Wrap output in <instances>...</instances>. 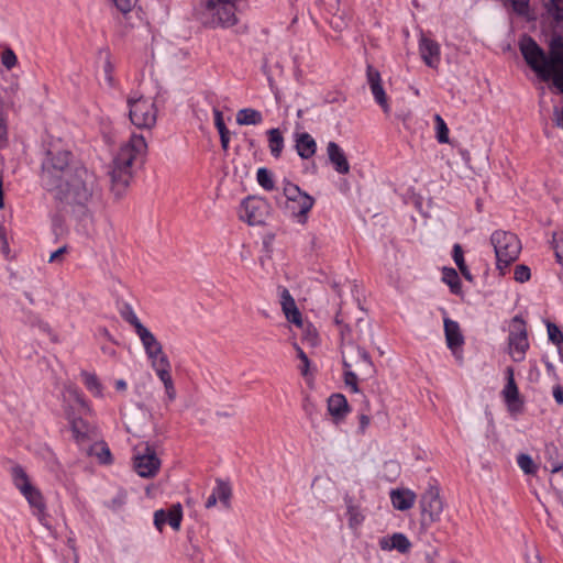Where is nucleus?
Wrapping results in <instances>:
<instances>
[{"mask_svg":"<svg viewBox=\"0 0 563 563\" xmlns=\"http://www.w3.org/2000/svg\"><path fill=\"white\" fill-rule=\"evenodd\" d=\"M41 186L54 200L86 207L99 194L96 174L74 159L73 153L63 148H49L42 162Z\"/></svg>","mask_w":563,"mask_h":563,"instance_id":"1","label":"nucleus"},{"mask_svg":"<svg viewBox=\"0 0 563 563\" xmlns=\"http://www.w3.org/2000/svg\"><path fill=\"white\" fill-rule=\"evenodd\" d=\"M548 13L552 18L549 54L530 36L520 40V52L529 67L543 81L552 80L563 93V0H550Z\"/></svg>","mask_w":563,"mask_h":563,"instance_id":"2","label":"nucleus"},{"mask_svg":"<svg viewBox=\"0 0 563 563\" xmlns=\"http://www.w3.org/2000/svg\"><path fill=\"white\" fill-rule=\"evenodd\" d=\"M147 152V143L141 134L132 133L122 143L112 162L110 172L111 188L117 197H121L133 177V165L142 162Z\"/></svg>","mask_w":563,"mask_h":563,"instance_id":"3","label":"nucleus"},{"mask_svg":"<svg viewBox=\"0 0 563 563\" xmlns=\"http://www.w3.org/2000/svg\"><path fill=\"white\" fill-rule=\"evenodd\" d=\"M342 362L345 386L354 394L360 393L358 380L372 378L375 374L369 354L363 347L347 342L342 345Z\"/></svg>","mask_w":563,"mask_h":563,"instance_id":"4","label":"nucleus"},{"mask_svg":"<svg viewBox=\"0 0 563 563\" xmlns=\"http://www.w3.org/2000/svg\"><path fill=\"white\" fill-rule=\"evenodd\" d=\"M236 8L232 0H200L198 15L209 27H230L236 22Z\"/></svg>","mask_w":563,"mask_h":563,"instance_id":"5","label":"nucleus"},{"mask_svg":"<svg viewBox=\"0 0 563 563\" xmlns=\"http://www.w3.org/2000/svg\"><path fill=\"white\" fill-rule=\"evenodd\" d=\"M490 244L495 251L497 269L505 275L508 266L519 257L520 240L509 231L496 230L490 235Z\"/></svg>","mask_w":563,"mask_h":563,"instance_id":"6","label":"nucleus"},{"mask_svg":"<svg viewBox=\"0 0 563 563\" xmlns=\"http://www.w3.org/2000/svg\"><path fill=\"white\" fill-rule=\"evenodd\" d=\"M11 478L14 487L26 499L34 516L40 520L46 515V503L41 490L34 486L21 465L11 468Z\"/></svg>","mask_w":563,"mask_h":563,"instance_id":"7","label":"nucleus"},{"mask_svg":"<svg viewBox=\"0 0 563 563\" xmlns=\"http://www.w3.org/2000/svg\"><path fill=\"white\" fill-rule=\"evenodd\" d=\"M129 118L131 123L141 130H152L157 121V108L153 99L129 97Z\"/></svg>","mask_w":563,"mask_h":563,"instance_id":"8","label":"nucleus"},{"mask_svg":"<svg viewBox=\"0 0 563 563\" xmlns=\"http://www.w3.org/2000/svg\"><path fill=\"white\" fill-rule=\"evenodd\" d=\"M284 196L287 200V209L291 216L297 219L298 223L305 224L308 213L314 205V198L302 191L300 187L294 183L285 181Z\"/></svg>","mask_w":563,"mask_h":563,"instance_id":"9","label":"nucleus"},{"mask_svg":"<svg viewBox=\"0 0 563 563\" xmlns=\"http://www.w3.org/2000/svg\"><path fill=\"white\" fill-rule=\"evenodd\" d=\"M508 349L512 361L521 362L525 360L529 349V340L526 322L520 316H515L511 320Z\"/></svg>","mask_w":563,"mask_h":563,"instance_id":"10","label":"nucleus"},{"mask_svg":"<svg viewBox=\"0 0 563 563\" xmlns=\"http://www.w3.org/2000/svg\"><path fill=\"white\" fill-rule=\"evenodd\" d=\"M161 467V460L148 443L137 445L134 454V470L145 478L154 477Z\"/></svg>","mask_w":563,"mask_h":563,"instance_id":"11","label":"nucleus"},{"mask_svg":"<svg viewBox=\"0 0 563 563\" xmlns=\"http://www.w3.org/2000/svg\"><path fill=\"white\" fill-rule=\"evenodd\" d=\"M267 202L256 197L245 198L240 207V218L250 225L261 224L265 220Z\"/></svg>","mask_w":563,"mask_h":563,"instance_id":"12","label":"nucleus"},{"mask_svg":"<svg viewBox=\"0 0 563 563\" xmlns=\"http://www.w3.org/2000/svg\"><path fill=\"white\" fill-rule=\"evenodd\" d=\"M420 507L423 518L428 517L430 522L438 521L443 511V501L439 489L430 487L420 499Z\"/></svg>","mask_w":563,"mask_h":563,"instance_id":"13","label":"nucleus"},{"mask_svg":"<svg viewBox=\"0 0 563 563\" xmlns=\"http://www.w3.org/2000/svg\"><path fill=\"white\" fill-rule=\"evenodd\" d=\"M443 323L446 345L451 350L454 357L459 362H462V346L464 344V336L461 332L460 324L450 318H444Z\"/></svg>","mask_w":563,"mask_h":563,"instance_id":"14","label":"nucleus"},{"mask_svg":"<svg viewBox=\"0 0 563 563\" xmlns=\"http://www.w3.org/2000/svg\"><path fill=\"white\" fill-rule=\"evenodd\" d=\"M135 333L139 336L151 364L159 361L163 357H168L163 350L162 343L145 325Z\"/></svg>","mask_w":563,"mask_h":563,"instance_id":"15","label":"nucleus"},{"mask_svg":"<svg viewBox=\"0 0 563 563\" xmlns=\"http://www.w3.org/2000/svg\"><path fill=\"white\" fill-rule=\"evenodd\" d=\"M366 79L375 101L382 107L383 111L388 114L390 112V106L388 103L385 89L382 85L380 73L372 65H367Z\"/></svg>","mask_w":563,"mask_h":563,"instance_id":"16","label":"nucleus"},{"mask_svg":"<svg viewBox=\"0 0 563 563\" xmlns=\"http://www.w3.org/2000/svg\"><path fill=\"white\" fill-rule=\"evenodd\" d=\"M547 465L545 467L552 473L551 486L560 495L563 496V478L560 475L563 470V462L555 457L558 449L554 444H547L545 446Z\"/></svg>","mask_w":563,"mask_h":563,"instance_id":"17","label":"nucleus"},{"mask_svg":"<svg viewBox=\"0 0 563 563\" xmlns=\"http://www.w3.org/2000/svg\"><path fill=\"white\" fill-rule=\"evenodd\" d=\"M419 54L423 63L437 69L441 63V48L437 41L426 36L421 33L419 37Z\"/></svg>","mask_w":563,"mask_h":563,"instance_id":"18","label":"nucleus"},{"mask_svg":"<svg viewBox=\"0 0 563 563\" xmlns=\"http://www.w3.org/2000/svg\"><path fill=\"white\" fill-rule=\"evenodd\" d=\"M507 383L501 391L504 400L510 412H519L522 410L523 401L520 398L519 389L515 382V373L512 367L506 368Z\"/></svg>","mask_w":563,"mask_h":563,"instance_id":"19","label":"nucleus"},{"mask_svg":"<svg viewBox=\"0 0 563 563\" xmlns=\"http://www.w3.org/2000/svg\"><path fill=\"white\" fill-rule=\"evenodd\" d=\"M183 520V507L179 503L174 504L168 510L158 509L154 512V525L162 531L163 527L168 523L174 530L180 529Z\"/></svg>","mask_w":563,"mask_h":563,"instance_id":"20","label":"nucleus"},{"mask_svg":"<svg viewBox=\"0 0 563 563\" xmlns=\"http://www.w3.org/2000/svg\"><path fill=\"white\" fill-rule=\"evenodd\" d=\"M151 367L163 383L168 401H174L176 399V388L170 373L172 364L169 358L163 357L151 364Z\"/></svg>","mask_w":563,"mask_h":563,"instance_id":"21","label":"nucleus"},{"mask_svg":"<svg viewBox=\"0 0 563 563\" xmlns=\"http://www.w3.org/2000/svg\"><path fill=\"white\" fill-rule=\"evenodd\" d=\"M295 150L302 159H309L317 152V142L308 132L294 133Z\"/></svg>","mask_w":563,"mask_h":563,"instance_id":"22","label":"nucleus"},{"mask_svg":"<svg viewBox=\"0 0 563 563\" xmlns=\"http://www.w3.org/2000/svg\"><path fill=\"white\" fill-rule=\"evenodd\" d=\"M280 305L283 312L285 313L286 319L294 323L295 325L301 328L302 327V318L295 299L288 291V289L284 288L280 292Z\"/></svg>","mask_w":563,"mask_h":563,"instance_id":"23","label":"nucleus"},{"mask_svg":"<svg viewBox=\"0 0 563 563\" xmlns=\"http://www.w3.org/2000/svg\"><path fill=\"white\" fill-rule=\"evenodd\" d=\"M327 154L330 163L339 174L345 175L350 173V164L344 151L339 146V144L333 141L329 142L327 145Z\"/></svg>","mask_w":563,"mask_h":563,"instance_id":"24","label":"nucleus"},{"mask_svg":"<svg viewBox=\"0 0 563 563\" xmlns=\"http://www.w3.org/2000/svg\"><path fill=\"white\" fill-rule=\"evenodd\" d=\"M328 411L335 423L345 419L350 411L347 400L342 394H333L328 399Z\"/></svg>","mask_w":563,"mask_h":563,"instance_id":"25","label":"nucleus"},{"mask_svg":"<svg viewBox=\"0 0 563 563\" xmlns=\"http://www.w3.org/2000/svg\"><path fill=\"white\" fill-rule=\"evenodd\" d=\"M67 419L70 423V429L74 435V439L78 443H82L87 441L96 431L95 426L90 424L88 421L82 418L74 417L70 413H67Z\"/></svg>","mask_w":563,"mask_h":563,"instance_id":"26","label":"nucleus"},{"mask_svg":"<svg viewBox=\"0 0 563 563\" xmlns=\"http://www.w3.org/2000/svg\"><path fill=\"white\" fill-rule=\"evenodd\" d=\"M379 548L383 551H391L397 550L398 552L405 554L408 553L411 548V542L409 539L401 532H396L390 537H383L379 539Z\"/></svg>","mask_w":563,"mask_h":563,"instance_id":"27","label":"nucleus"},{"mask_svg":"<svg viewBox=\"0 0 563 563\" xmlns=\"http://www.w3.org/2000/svg\"><path fill=\"white\" fill-rule=\"evenodd\" d=\"M390 500L395 509L405 511L415 505L416 494L410 489H393Z\"/></svg>","mask_w":563,"mask_h":563,"instance_id":"28","label":"nucleus"},{"mask_svg":"<svg viewBox=\"0 0 563 563\" xmlns=\"http://www.w3.org/2000/svg\"><path fill=\"white\" fill-rule=\"evenodd\" d=\"M344 501L346 504L349 527L352 530H357L363 525L365 516L361 507L354 503L352 497L346 496Z\"/></svg>","mask_w":563,"mask_h":563,"instance_id":"29","label":"nucleus"},{"mask_svg":"<svg viewBox=\"0 0 563 563\" xmlns=\"http://www.w3.org/2000/svg\"><path fill=\"white\" fill-rule=\"evenodd\" d=\"M268 148L273 157L279 158L282 156L285 140L279 129L274 128L267 131Z\"/></svg>","mask_w":563,"mask_h":563,"instance_id":"30","label":"nucleus"},{"mask_svg":"<svg viewBox=\"0 0 563 563\" xmlns=\"http://www.w3.org/2000/svg\"><path fill=\"white\" fill-rule=\"evenodd\" d=\"M263 122L262 113L253 108H244L236 113V123L240 125H257Z\"/></svg>","mask_w":563,"mask_h":563,"instance_id":"31","label":"nucleus"},{"mask_svg":"<svg viewBox=\"0 0 563 563\" xmlns=\"http://www.w3.org/2000/svg\"><path fill=\"white\" fill-rule=\"evenodd\" d=\"M212 494L216 495L217 499L223 504L225 508H230V500L232 497V488L229 483L217 478L216 486L212 489Z\"/></svg>","mask_w":563,"mask_h":563,"instance_id":"32","label":"nucleus"},{"mask_svg":"<svg viewBox=\"0 0 563 563\" xmlns=\"http://www.w3.org/2000/svg\"><path fill=\"white\" fill-rule=\"evenodd\" d=\"M80 375H81V378H82V382H84L86 388L95 397L102 398L103 397V387H102L101 382L97 377V375L95 373H89L86 371L81 372Z\"/></svg>","mask_w":563,"mask_h":563,"instance_id":"33","label":"nucleus"},{"mask_svg":"<svg viewBox=\"0 0 563 563\" xmlns=\"http://www.w3.org/2000/svg\"><path fill=\"white\" fill-rule=\"evenodd\" d=\"M453 260H454L456 266L459 267L461 274L463 275V277L465 279L472 282L473 276H472L468 267L465 264L462 246L457 243L453 245Z\"/></svg>","mask_w":563,"mask_h":563,"instance_id":"34","label":"nucleus"},{"mask_svg":"<svg viewBox=\"0 0 563 563\" xmlns=\"http://www.w3.org/2000/svg\"><path fill=\"white\" fill-rule=\"evenodd\" d=\"M443 282L448 284L453 294H459L461 291V282L454 268L443 269Z\"/></svg>","mask_w":563,"mask_h":563,"instance_id":"35","label":"nucleus"},{"mask_svg":"<svg viewBox=\"0 0 563 563\" xmlns=\"http://www.w3.org/2000/svg\"><path fill=\"white\" fill-rule=\"evenodd\" d=\"M120 313L121 317L134 328L135 332L144 327L130 305H124Z\"/></svg>","mask_w":563,"mask_h":563,"instance_id":"36","label":"nucleus"},{"mask_svg":"<svg viewBox=\"0 0 563 563\" xmlns=\"http://www.w3.org/2000/svg\"><path fill=\"white\" fill-rule=\"evenodd\" d=\"M437 140L441 144L449 143V128L440 114L434 115Z\"/></svg>","mask_w":563,"mask_h":563,"instance_id":"37","label":"nucleus"},{"mask_svg":"<svg viewBox=\"0 0 563 563\" xmlns=\"http://www.w3.org/2000/svg\"><path fill=\"white\" fill-rule=\"evenodd\" d=\"M517 463L525 474L534 475L537 473L538 467L530 455L523 453L519 454Z\"/></svg>","mask_w":563,"mask_h":563,"instance_id":"38","label":"nucleus"},{"mask_svg":"<svg viewBox=\"0 0 563 563\" xmlns=\"http://www.w3.org/2000/svg\"><path fill=\"white\" fill-rule=\"evenodd\" d=\"M256 179H257V183L265 190L269 191V190L274 189L273 176H272V173L267 168H265V167L258 168L257 174H256Z\"/></svg>","mask_w":563,"mask_h":563,"instance_id":"39","label":"nucleus"},{"mask_svg":"<svg viewBox=\"0 0 563 563\" xmlns=\"http://www.w3.org/2000/svg\"><path fill=\"white\" fill-rule=\"evenodd\" d=\"M547 330H548L549 340L553 344H555L558 349L561 347V343L563 342V333L560 330V328L552 322H548Z\"/></svg>","mask_w":563,"mask_h":563,"instance_id":"40","label":"nucleus"},{"mask_svg":"<svg viewBox=\"0 0 563 563\" xmlns=\"http://www.w3.org/2000/svg\"><path fill=\"white\" fill-rule=\"evenodd\" d=\"M1 63L8 69H12L18 64V57L12 48L7 47L1 54Z\"/></svg>","mask_w":563,"mask_h":563,"instance_id":"41","label":"nucleus"},{"mask_svg":"<svg viewBox=\"0 0 563 563\" xmlns=\"http://www.w3.org/2000/svg\"><path fill=\"white\" fill-rule=\"evenodd\" d=\"M553 247L558 262L563 264V231L553 234Z\"/></svg>","mask_w":563,"mask_h":563,"instance_id":"42","label":"nucleus"},{"mask_svg":"<svg viewBox=\"0 0 563 563\" xmlns=\"http://www.w3.org/2000/svg\"><path fill=\"white\" fill-rule=\"evenodd\" d=\"M530 276H531V273H530V268L528 266H526V265L516 266L515 272H514V278L516 282H519V283L528 282L530 279Z\"/></svg>","mask_w":563,"mask_h":563,"instance_id":"43","label":"nucleus"},{"mask_svg":"<svg viewBox=\"0 0 563 563\" xmlns=\"http://www.w3.org/2000/svg\"><path fill=\"white\" fill-rule=\"evenodd\" d=\"M69 393L86 413H89V415L92 413L90 406L88 405V402L85 400L82 395L76 388L69 389Z\"/></svg>","mask_w":563,"mask_h":563,"instance_id":"44","label":"nucleus"},{"mask_svg":"<svg viewBox=\"0 0 563 563\" xmlns=\"http://www.w3.org/2000/svg\"><path fill=\"white\" fill-rule=\"evenodd\" d=\"M510 2L514 11L518 14H526L528 12L529 0H507Z\"/></svg>","mask_w":563,"mask_h":563,"instance_id":"45","label":"nucleus"},{"mask_svg":"<svg viewBox=\"0 0 563 563\" xmlns=\"http://www.w3.org/2000/svg\"><path fill=\"white\" fill-rule=\"evenodd\" d=\"M213 115H214V125L218 130V132H224L229 131L225 126L223 114L218 108H213Z\"/></svg>","mask_w":563,"mask_h":563,"instance_id":"46","label":"nucleus"},{"mask_svg":"<svg viewBox=\"0 0 563 563\" xmlns=\"http://www.w3.org/2000/svg\"><path fill=\"white\" fill-rule=\"evenodd\" d=\"M295 349L297 351V356L299 357V360L302 362V367H301V373L302 375H306L307 374V371H308V366H309V360H308V356L306 355V353L302 351L301 347H299L297 344H295Z\"/></svg>","mask_w":563,"mask_h":563,"instance_id":"47","label":"nucleus"},{"mask_svg":"<svg viewBox=\"0 0 563 563\" xmlns=\"http://www.w3.org/2000/svg\"><path fill=\"white\" fill-rule=\"evenodd\" d=\"M101 463L111 462V452L107 445H102L100 452L97 454Z\"/></svg>","mask_w":563,"mask_h":563,"instance_id":"48","label":"nucleus"},{"mask_svg":"<svg viewBox=\"0 0 563 563\" xmlns=\"http://www.w3.org/2000/svg\"><path fill=\"white\" fill-rule=\"evenodd\" d=\"M553 398L559 405H563V387L558 384L553 387Z\"/></svg>","mask_w":563,"mask_h":563,"instance_id":"49","label":"nucleus"},{"mask_svg":"<svg viewBox=\"0 0 563 563\" xmlns=\"http://www.w3.org/2000/svg\"><path fill=\"white\" fill-rule=\"evenodd\" d=\"M358 420H360V430L362 433H364L366 428L369 426L371 419H369L368 415L361 413L358 417Z\"/></svg>","mask_w":563,"mask_h":563,"instance_id":"50","label":"nucleus"},{"mask_svg":"<svg viewBox=\"0 0 563 563\" xmlns=\"http://www.w3.org/2000/svg\"><path fill=\"white\" fill-rule=\"evenodd\" d=\"M219 135H220V141H221V147L224 151H228L229 143H230V132L229 131L220 132Z\"/></svg>","mask_w":563,"mask_h":563,"instance_id":"51","label":"nucleus"},{"mask_svg":"<svg viewBox=\"0 0 563 563\" xmlns=\"http://www.w3.org/2000/svg\"><path fill=\"white\" fill-rule=\"evenodd\" d=\"M66 252V246H62L59 247L58 250H56L55 252H53L49 256V262L53 263V262H56L60 258V256Z\"/></svg>","mask_w":563,"mask_h":563,"instance_id":"52","label":"nucleus"},{"mask_svg":"<svg viewBox=\"0 0 563 563\" xmlns=\"http://www.w3.org/2000/svg\"><path fill=\"white\" fill-rule=\"evenodd\" d=\"M124 500H125V494H121L118 498H115L111 501L110 507L113 509H118L124 504Z\"/></svg>","mask_w":563,"mask_h":563,"instance_id":"53","label":"nucleus"},{"mask_svg":"<svg viewBox=\"0 0 563 563\" xmlns=\"http://www.w3.org/2000/svg\"><path fill=\"white\" fill-rule=\"evenodd\" d=\"M218 503V499L216 497V495H213L212 493L210 494V496L207 498L206 500V508H212L217 505Z\"/></svg>","mask_w":563,"mask_h":563,"instance_id":"54","label":"nucleus"},{"mask_svg":"<svg viewBox=\"0 0 563 563\" xmlns=\"http://www.w3.org/2000/svg\"><path fill=\"white\" fill-rule=\"evenodd\" d=\"M558 125L563 129V107L555 110Z\"/></svg>","mask_w":563,"mask_h":563,"instance_id":"55","label":"nucleus"},{"mask_svg":"<svg viewBox=\"0 0 563 563\" xmlns=\"http://www.w3.org/2000/svg\"><path fill=\"white\" fill-rule=\"evenodd\" d=\"M115 388H117L118 390H125V389H126V383H125V380H123V379H118V380L115 382Z\"/></svg>","mask_w":563,"mask_h":563,"instance_id":"56","label":"nucleus"},{"mask_svg":"<svg viewBox=\"0 0 563 563\" xmlns=\"http://www.w3.org/2000/svg\"><path fill=\"white\" fill-rule=\"evenodd\" d=\"M2 177L0 176V209H2L4 207V196H3V190H2Z\"/></svg>","mask_w":563,"mask_h":563,"instance_id":"57","label":"nucleus"},{"mask_svg":"<svg viewBox=\"0 0 563 563\" xmlns=\"http://www.w3.org/2000/svg\"><path fill=\"white\" fill-rule=\"evenodd\" d=\"M307 339L309 340V342H310L311 344H314V343H316V340H317V334H316V333H313V334H309Z\"/></svg>","mask_w":563,"mask_h":563,"instance_id":"58","label":"nucleus"}]
</instances>
